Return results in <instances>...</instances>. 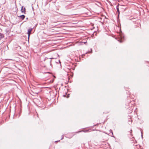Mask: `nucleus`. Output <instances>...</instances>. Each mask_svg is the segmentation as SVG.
<instances>
[{"instance_id": "nucleus-1", "label": "nucleus", "mask_w": 149, "mask_h": 149, "mask_svg": "<svg viewBox=\"0 0 149 149\" xmlns=\"http://www.w3.org/2000/svg\"><path fill=\"white\" fill-rule=\"evenodd\" d=\"M120 39L118 40V41L120 42H122L123 41L124 39V35L123 34H120Z\"/></svg>"}, {"instance_id": "nucleus-2", "label": "nucleus", "mask_w": 149, "mask_h": 149, "mask_svg": "<svg viewBox=\"0 0 149 149\" xmlns=\"http://www.w3.org/2000/svg\"><path fill=\"white\" fill-rule=\"evenodd\" d=\"M32 30V29L31 28H29V29L28 30V40H29V37L30 34H31V32Z\"/></svg>"}, {"instance_id": "nucleus-3", "label": "nucleus", "mask_w": 149, "mask_h": 149, "mask_svg": "<svg viewBox=\"0 0 149 149\" xmlns=\"http://www.w3.org/2000/svg\"><path fill=\"white\" fill-rule=\"evenodd\" d=\"M21 11L22 13H25V8L23 6L22 7V8L21 9Z\"/></svg>"}, {"instance_id": "nucleus-4", "label": "nucleus", "mask_w": 149, "mask_h": 149, "mask_svg": "<svg viewBox=\"0 0 149 149\" xmlns=\"http://www.w3.org/2000/svg\"><path fill=\"white\" fill-rule=\"evenodd\" d=\"M4 38V34L1 33H0V40H1V39L3 38Z\"/></svg>"}, {"instance_id": "nucleus-5", "label": "nucleus", "mask_w": 149, "mask_h": 149, "mask_svg": "<svg viewBox=\"0 0 149 149\" xmlns=\"http://www.w3.org/2000/svg\"><path fill=\"white\" fill-rule=\"evenodd\" d=\"M25 16L24 15H22L19 16V17L22 19L23 20L24 19Z\"/></svg>"}, {"instance_id": "nucleus-6", "label": "nucleus", "mask_w": 149, "mask_h": 149, "mask_svg": "<svg viewBox=\"0 0 149 149\" xmlns=\"http://www.w3.org/2000/svg\"><path fill=\"white\" fill-rule=\"evenodd\" d=\"M110 135L111 136H113V137H114L113 136V132L111 130H110Z\"/></svg>"}, {"instance_id": "nucleus-7", "label": "nucleus", "mask_w": 149, "mask_h": 149, "mask_svg": "<svg viewBox=\"0 0 149 149\" xmlns=\"http://www.w3.org/2000/svg\"><path fill=\"white\" fill-rule=\"evenodd\" d=\"M116 9L117 10V11L118 12V15H119L120 13V12H119V10L118 7V6H117L116 7Z\"/></svg>"}, {"instance_id": "nucleus-8", "label": "nucleus", "mask_w": 149, "mask_h": 149, "mask_svg": "<svg viewBox=\"0 0 149 149\" xmlns=\"http://www.w3.org/2000/svg\"><path fill=\"white\" fill-rule=\"evenodd\" d=\"M53 81H54V80H51L49 82V83H52L53 82Z\"/></svg>"}, {"instance_id": "nucleus-9", "label": "nucleus", "mask_w": 149, "mask_h": 149, "mask_svg": "<svg viewBox=\"0 0 149 149\" xmlns=\"http://www.w3.org/2000/svg\"><path fill=\"white\" fill-rule=\"evenodd\" d=\"M81 131H83V132H87L88 131V130H86V131H79L78 132L79 133V132H81Z\"/></svg>"}, {"instance_id": "nucleus-10", "label": "nucleus", "mask_w": 149, "mask_h": 149, "mask_svg": "<svg viewBox=\"0 0 149 149\" xmlns=\"http://www.w3.org/2000/svg\"><path fill=\"white\" fill-rule=\"evenodd\" d=\"M63 139V135H62V138L61 139Z\"/></svg>"}, {"instance_id": "nucleus-11", "label": "nucleus", "mask_w": 149, "mask_h": 149, "mask_svg": "<svg viewBox=\"0 0 149 149\" xmlns=\"http://www.w3.org/2000/svg\"><path fill=\"white\" fill-rule=\"evenodd\" d=\"M86 42H84V43L85 44V43H86Z\"/></svg>"}, {"instance_id": "nucleus-12", "label": "nucleus", "mask_w": 149, "mask_h": 149, "mask_svg": "<svg viewBox=\"0 0 149 149\" xmlns=\"http://www.w3.org/2000/svg\"><path fill=\"white\" fill-rule=\"evenodd\" d=\"M92 52V50H91V52Z\"/></svg>"}]
</instances>
